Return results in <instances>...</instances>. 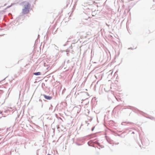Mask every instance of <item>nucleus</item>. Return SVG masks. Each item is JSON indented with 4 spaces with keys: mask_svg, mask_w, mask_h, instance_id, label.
I'll return each mask as SVG.
<instances>
[{
    "mask_svg": "<svg viewBox=\"0 0 155 155\" xmlns=\"http://www.w3.org/2000/svg\"><path fill=\"white\" fill-rule=\"evenodd\" d=\"M43 96L47 100H50L52 98V97L51 96H48L45 95H44Z\"/></svg>",
    "mask_w": 155,
    "mask_h": 155,
    "instance_id": "nucleus-2",
    "label": "nucleus"
},
{
    "mask_svg": "<svg viewBox=\"0 0 155 155\" xmlns=\"http://www.w3.org/2000/svg\"><path fill=\"white\" fill-rule=\"evenodd\" d=\"M34 74L36 75H39L41 74V73L40 72H35L34 73Z\"/></svg>",
    "mask_w": 155,
    "mask_h": 155,
    "instance_id": "nucleus-3",
    "label": "nucleus"
},
{
    "mask_svg": "<svg viewBox=\"0 0 155 155\" xmlns=\"http://www.w3.org/2000/svg\"><path fill=\"white\" fill-rule=\"evenodd\" d=\"M48 155H50V154H48Z\"/></svg>",
    "mask_w": 155,
    "mask_h": 155,
    "instance_id": "nucleus-4",
    "label": "nucleus"
},
{
    "mask_svg": "<svg viewBox=\"0 0 155 155\" xmlns=\"http://www.w3.org/2000/svg\"><path fill=\"white\" fill-rule=\"evenodd\" d=\"M28 4L27 3V5L25 7V9H23L22 11V12L24 14H25L28 13Z\"/></svg>",
    "mask_w": 155,
    "mask_h": 155,
    "instance_id": "nucleus-1",
    "label": "nucleus"
}]
</instances>
